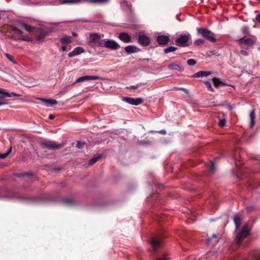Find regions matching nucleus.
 Returning <instances> with one entry per match:
<instances>
[{"label": "nucleus", "instance_id": "obj_1", "mask_svg": "<svg viewBox=\"0 0 260 260\" xmlns=\"http://www.w3.org/2000/svg\"><path fill=\"white\" fill-rule=\"evenodd\" d=\"M198 32L201 35L206 39L211 42H215L216 39L214 37V35L210 30L206 28H198Z\"/></svg>", "mask_w": 260, "mask_h": 260}, {"label": "nucleus", "instance_id": "obj_2", "mask_svg": "<svg viewBox=\"0 0 260 260\" xmlns=\"http://www.w3.org/2000/svg\"><path fill=\"white\" fill-rule=\"evenodd\" d=\"M249 234L248 230V226L247 224H244L239 233H238L236 236V243L238 244L241 243L243 239L245 238Z\"/></svg>", "mask_w": 260, "mask_h": 260}, {"label": "nucleus", "instance_id": "obj_3", "mask_svg": "<svg viewBox=\"0 0 260 260\" xmlns=\"http://www.w3.org/2000/svg\"><path fill=\"white\" fill-rule=\"evenodd\" d=\"M191 38L189 34L181 35L176 40V42L181 46L185 47L189 45V41Z\"/></svg>", "mask_w": 260, "mask_h": 260}, {"label": "nucleus", "instance_id": "obj_4", "mask_svg": "<svg viewBox=\"0 0 260 260\" xmlns=\"http://www.w3.org/2000/svg\"><path fill=\"white\" fill-rule=\"evenodd\" d=\"M123 101L127 103L132 105L138 106L142 103V99L141 98H132L129 97H125L123 99Z\"/></svg>", "mask_w": 260, "mask_h": 260}, {"label": "nucleus", "instance_id": "obj_5", "mask_svg": "<svg viewBox=\"0 0 260 260\" xmlns=\"http://www.w3.org/2000/svg\"><path fill=\"white\" fill-rule=\"evenodd\" d=\"M105 46L106 48L113 50H116L120 47L119 44L115 41L112 40H104Z\"/></svg>", "mask_w": 260, "mask_h": 260}, {"label": "nucleus", "instance_id": "obj_6", "mask_svg": "<svg viewBox=\"0 0 260 260\" xmlns=\"http://www.w3.org/2000/svg\"><path fill=\"white\" fill-rule=\"evenodd\" d=\"M138 42L143 46H147L150 44V41L148 37L142 35L138 37Z\"/></svg>", "mask_w": 260, "mask_h": 260}, {"label": "nucleus", "instance_id": "obj_7", "mask_svg": "<svg viewBox=\"0 0 260 260\" xmlns=\"http://www.w3.org/2000/svg\"><path fill=\"white\" fill-rule=\"evenodd\" d=\"M170 41L169 36L167 35H159L156 38V41L161 45H167Z\"/></svg>", "mask_w": 260, "mask_h": 260}, {"label": "nucleus", "instance_id": "obj_8", "mask_svg": "<svg viewBox=\"0 0 260 260\" xmlns=\"http://www.w3.org/2000/svg\"><path fill=\"white\" fill-rule=\"evenodd\" d=\"M85 52L84 49H83L81 47H77L74 48V49L69 52L68 54V56L70 57H73L75 56L78 55L82 53H84Z\"/></svg>", "mask_w": 260, "mask_h": 260}, {"label": "nucleus", "instance_id": "obj_9", "mask_svg": "<svg viewBox=\"0 0 260 260\" xmlns=\"http://www.w3.org/2000/svg\"><path fill=\"white\" fill-rule=\"evenodd\" d=\"M101 79V78L99 76H84L78 78L76 81L74 82L75 83H78V82H83L85 80H100Z\"/></svg>", "mask_w": 260, "mask_h": 260}, {"label": "nucleus", "instance_id": "obj_10", "mask_svg": "<svg viewBox=\"0 0 260 260\" xmlns=\"http://www.w3.org/2000/svg\"><path fill=\"white\" fill-rule=\"evenodd\" d=\"M118 37L124 43H128L132 42L131 37L127 32H121L118 35Z\"/></svg>", "mask_w": 260, "mask_h": 260}, {"label": "nucleus", "instance_id": "obj_11", "mask_svg": "<svg viewBox=\"0 0 260 260\" xmlns=\"http://www.w3.org/2000/svg\"><path fill=\"white\" fill-rule=\"evenodd\" d=\"M64 144L63 143L60 144H49L46 143H42V146L44 148H47L48 149H58L64 146Z\"/></svg>", "mask_w": 260, "mask_h": 260}, {"label": "nucleus", "instance_id": "obj_12", "mask_svg": "<svg viewBox=\"0 0 260 260\" xmlns=\"http://www.w3.org/2000/svg\"><path fill=\"white\" fill-rule=\"evenodd\" d=\"M101 38V36L98 33L90 34L88 37L89 42H96L99 41Z\"/></svg>", "mask_w": 260, "mask_h": 260}, {"label": "nucleus", "instance_id": "obj_13", "mask_svg": "<svg viewBox=\"0 0 260 260\" xmlns=\"http://www.w3.org/2000/svg\"><path fill=\"white\" fill-rule=\"evenodd\" d=\"M16 93L12 92L11 93L6 92L3 88H0V100L7 97H11L12 96H16Z\"/></svg>", "mask_w": 260, "mask_h": 260}, {"label": "nucleus", "instance_id": "obj_14", "mask_svg": "<svg viewBox=\"0 0 260 260\" xmlns=\"http://www.w3.org/2000/svg\"><path fill=\"white\" fill-rule=\"evenodd\" d=\"M212 74L211 72L210 71H199L193 75H192V77L193 78H200L202 77H206Z\"/></svg>", "mask_w": 260, "mask_h": 260}, {"label": "nucleus", "instance_id": "obj_15", "mask_svg": "<svg viewBox=\"0 0 260 260\" xmlns=\"http://www.w3.org/2000/svg\"><path fill=\"white\" fill-rule=\"evenodd\" d=\"M125 51L128 54H131L138 52L140 50L134 45H129L124 48Z\"/></svg>", "mask_w": 260, "mask_h": 260}, {"label": "nucleus", "instance_id": "obj_16", "mask_svg": "<svg viewBox=\"0 0 260 260\" xmlns=\"http://www.w3.org/2000/svg\"><path fill=\"white\" fill-rule=\"evenodd\" d=\"M150 243L154 249L161 245V241L155 238H152L150 241Z\"/></svg>", "mask_w": 260, "mask_h": 260}, {"label": "nucleus", "instance_id": "obj_17", "mask_svg": "<svg viewBox=\"0 0 260 260\" xmlns=\"http://www.w3.org/2000/svg\"><path fill=\"white\" fill-rule=\"evenodd\" d=\"M59 41L62 45H68L72 42V38L65 35L60 38Z\"/></svg>", "mask_w": 260, "mask_h": 260}, {"label": "nucleus", "instance_id": "obj_18", "mask_svg": "<svg viewBox=\"0 0 260 260\" xmlns=\"http://www.w3.org/2000/svg\"><path fill=\"white\" fill-rule=\"evenodd\" d=\"M40 100H41L48 106H53L57 104V101L54 99H45L41 98L40 99Z\"/></svg>", "mask_w": 260, "mask_h": 260}, {"label": "nucleus", "instance_id": "obj_19", "mask_svg": "<svg viewBox=\"0 0 260 260\" xmlns=\"http://www.w3.org/2000/svg\"><path fill=\"white\" fill-rule=\"evenodd\" d=\"M168 68L171 70H176L180 72L183 71V68L180 67L179 64L176 63L170 64L168 66Z\"/></svg>", "mask_w": 260, "mask_h": 260}, {"label": "nucleus", "instance_id": "obj_20", "mask_svg": "<svg viewBox=\"0 0 260 260\" xmlns=\"http://www.w3.org/2000/svg\"><path fill=\"white\" fill-rule=\"evenodd\" d=\"M110 0H86V2L93 4H104L108 3Z\"/></svg>", "mask_w": 260, "mask_h": 260}, {"label": "nucleus", "instance_id": "obj_21", "mask_svg": "<svg viewBox=\"0 0 260 260\" xmlns=\"http://www.w3.org/2000/svg\"><path fill=\"white\" fill-rule=\"evenodd\" d=\"M21 25L22 27L28 32H32L36 29V28L30 26L24 23H21Z\"/></svg>", "mask_w": 260, "mask_h": 260}, {"label": "nucleus", "instance_id": "obj_22", "mask_svg": "<svg viewBox=\"0 0 260 260\" xmlns=\"http://www.w3.org/2000/svg\"><path fill=\"white\" fill-rule=\"evenodd\" d=\"M242 219L238 215H236L234 217V221L236 226V231H237L241 224Z\"/></svg>", "mask_w": 260, "mask_h": 260}, {"label": "nucleus", "instance_id": "obj_23", "mask_svg": "<svg viewBox=\"0 0 260 260\" xmlns=\"http://www.w3.org/2000/svg\"><path fill=\"white\" fill-rule=\"evenodd\" d=\"M249 117L250 119V126L252 127L254 123V119L255 118V109H253L250 112Z\"/></svg>", "mask_w": 260, "mask_h": 260}, {"label": "nucleus", "instance_id": "obj_24", "mask_svg": "<svg viewBox=\"0 0 260 260\" xmlns=\"http://www.w3.org/2000/svg\"><path fill=\"white\" fill-rule=\"evenodd\" d=\"M207 167L209 174H213L215 171V164L213 162H211V165L208 166Z\"/></svg>", "mask_w": 260, "mask_h": 260}, {"label": "nucleus", "instance_id": "obj_25", "mask_svg": "<svg viewBox=\"0 0 260 260\" xmlns=\"http://www.w3.org/2000/svg\"><path fill=\"white\" fill-rule=\"evenodd\" d=\"M212 81L214 84V86L215 87H217L219 86L220 84H222V82L220 80V79L217 77H214L212 79Z\"/></svg>", "mask_w": 260, "mask_h": 260}, {"label": "nucleus", "instance_id": "obj_26", "mask_svg": "<svg viewBox=\"0 0 260 260\" xmlns=\"http://www.w3.org/2000/svg\"><path fill=\"white\" fill-rule=\"evenodd\" d=\"M244 43L248 47H250L253 44V41L251 38H248L244 40Z\"/></svg>", "mask_w": 260, "mask_h": 260}, {"label": "nucleus", "instance_id": "obj_27", "mask_svg": "<svg viewBox=\"0 0 260 260\" xmlns=\"http://www.w3.org/2000/svg\"><path fill=\"white\" fill-rule=\"evenodd\" d=\"M177 49L176 47L174 46H169L164 49V52L165 53H168L171 52H173Z\"/></svg>", "mask_w": 260, "mask_h": 260}, {"label": "nucleus", "instance_id": "obj_28", "mask_svg": "<svg viewBox=\"0 0 260 260\" xmlns=\"http://www.w3.org/2000/svg\"><path fill=\"white\" fill-rule=\"evenodd\" d=\"M101 157V155L96 156L93 157L91 159H90L88 162V164L90 165L94 164L95 162H96Z\"/></svg>", "mask_w": 260, "mask_h": 260}, {"label": "nucleus", "instance_id": "obj_29", "mask_svg": "<svg viewBox=\"0 0 260 260\" xmlns=\"http://www.w3.org/2000/svg\"><path fill=\"white\" fill-rule=\"evenodd\" d=\"M145 84H146L144 83H139L137 85L131 86L129 87H127V88L130 90H134V89L137 88L138 87H140L142 85H144Z\"/></svg>", "mask_w": 260, "mask_h": 260}, {"label": "nucleus", "instance_id": "obj_30", "mask_svg": "<svg viewBox=\"0 0 260 260\" xmlns=\"http://www.w3.org/2000/svg\"><path fill=\"white\" fill-rule=\"evenodd\" d=\"M86 2V0H68V4H78Z\"/></svg>", "mask_w": 260, "mask_h": 260}, {"label": "nucleus", "instance_id": "obj_31", "mask_svg": "<svg viewBox=\"0 0 260 260\" xmlns=\"http://www.w3.org/2000/svg\"><path fill=\"white\" fill-rule=\"evenodd\" d=\"M11 151V148H10L9 150H8L5 153H4L3 154L0 153V158L4 159V158H6L8 156L9 153Z\"/></svg>", "mask_w": 260, "mask_h": 260}, {"label": "nucleus", "instance_id": "obj_32", "mask_svg": "<svg viewBox=\"0 0 260 260\" xmlns=\"http://www.w3.org/2000/svg\"><path fill=\"white\" fill-rule=\"evenodd\" d=\"M205 84L206 86H207V87L208 88V90H209L212 92L214 91V89L212 88L211 84L209 81L205 82Z\"/></svg>", "mask_w": 260, "mask_h": 260}, {"label": "nucleus", "instance_id": "obj_33", "mask_svg": "<svg viewBox=\"0 0 260 260\" xmlns=\"http://www.w3.org/2000/svg\"><path fill=\"white\" fill-rule=\"evenodd\" d=\"M204 41L203 39H199L194 41V45L196 46H200L204 43Z\"/></svg>", "mask_w": 260, "mask_h": 260}, {"label": "nucleus", "instance_id": "obj_34", "mask_svg": "<svg viewBox=\"0 0 260 260\" xmlns=\"http://www.w3.org/2000/svg\"><path fill=\"white\" fill-rule=\"evenodd\" d=\"M187 63L189 66H194L196 64V61L193 59H189L187 61Z\"/></svg>", "mask_w": 260, "mask_h": 260}, {"label": "nucleus", "instance_id": "obj_35", "mask_svg": "<svg viewBox=\"0 0 260 260\" xmlns=\"http://www.w3.org/2000/svg\"><path fill=\"white\" fill-rule=\"evenodd\" d=\"M5 56H6V57L11 61L13 62V63H15V61L13 59V56L10 55V54L9 53H6L5 54Z\"/></svg>", "mask_w": 260, "mask_h": 260}, {"label": "nucleus", "instance_id": "obj_36", "mask_svg": "<svg viewBox=\"0 0 260 260\" xmlns=\"http://www.w3.org/2000/svg\"><path fill=\"white\" fill-rule=\"evenodd\" d=\"M20 39H21V40H23V41H28V42H31L32 41L30 38H29L27 36H22Z\"/></svg>", "mask_w": 260, "mask_h": 260}, {"label": "nucleus", "instance_id": "obj_37", "mask_svg": "<svg viewBox=\"0 0 260 260\" xmlns=\"http://www.w3.org/2000/svg\"><path fill=\"white\" fill-rule=\"evenodd\" d=\"M242 31L244 34H248L249 33V28L246 26H244L242 29Z\"/></svg>", "mask_w": 260, "mask_h": 260}, {"label": "nucleus", "instance_id": "obj_38", "mask_svg": "<svg viewBox=\"0 0 260 260\" xmlns=\"http://www.w3.org/2000/svg\"><path fill=\"white\" fill-rule=\"evenodd\" d=\"M219 125L220 127H223L225 124V121L224 119H221L219 122Z\"/></svg>", "mask_w": 260, "mask_h": 260}, {"label": "nucleus", "instance_id": "obj_39", "mask_svg": "<svg viewBox=\"0 0 260 260\" xmlns=\"http://www.w3.org/2000/svg\"><path fill=\"white\" fill-rule=\"evenodd\" d=\"M83 145H84V143L78 141L77 142V147H78V148H81L83 147Z\"/></svg>", "mask_w": 260, "mask_h": 260}, {"label": "nucleus", "instance_id": "obj_40", "mask_svg": "<svg viewBox=\"0 0 260 260\" xmlns=\"http://www.w3.org/2000/svg\"><path fill=\"white\" fill-rule=\"evenodd\" d=\"M67 45H62V46H61V47L60 48V50L61 51H67Z\"/></svg>", "mask_w": 260, "mask_h": 260}, {"label": "nucleus", "instance_id": "obj_41", "mask_svg": "<svg viewBox=\"0 0 260 260\" xmlns=\"http://www.w3.org/2000/svg\"><path fill=\"white\" fill-rule=\"evenodd\" d=\"M245 39L244 38H241L237 40V41L239 42L240 44L242 45L243 43H244Z\"/></svg>", "mask_w": 260, "mask_h": 260}, {"label": "nucleus", "instance_id": "obj_42", "mask_svg": "<svg viewBox=\"0 0 260 260\" xmlns=\"http://www.w3.org/2000/svg\"><path fill=\"white\" fill-rule=\"evenodd\" d=\"M240 53H241L242 55H244V56H247V55H248V53L247 51H245V50H241V51H240Z\"/></svg>", "mask_w": 260, "mask_h": 260}, {"label": "nucleus", "instance_id": "obj_43", "mask_svg": "<svg viewBox=\"0 0 260 260\" xmlns=\"http://www.w3.org/2000/svg\"><path fill=\"white\" fill-rule=\"evenodd\" d=\"M255 19L258 22H260V13L256 15Z\"/></svg>", "mask_w": 260, "mask_h": 260}, {"label": "nucleus", "instance_id": "obj_44", "mask_svg": "<svg viewBox=\"0 0 260 260\" xmlns=\"http://www.w3.org/2000/svg\"><path fill=\"white\" fill-rule=\"evenodd\" d=\"M157 260H168V258L166 256H162L157 258Z\"/></svg>", "mask_w": 260, "mask_h": 260}, {"label": "nucleus", "instance_id": "obj_45", "mask_svg": "<svg viewBox=\"0 0 260 260\" xmlns=\"http://www.w3.org/2000/svg\"><path fill=\"white\" fill-rule=\"evenodd\" d=\"M60 3L62 4H68V0H61Z\"/></svg>", "mask_w": 260, "mask_h": 260}, {"label": "nucleus", "instance_id": "obj_46", "mask_svg": "<svg viewBox=\"0 0 260 260\" xmlns=\"http://www.w3.org/2000/svg\"><path fill=\"white\" fill-rule=\"evenodd\" d=\"M54 117H55V116H54V115H53V114H50V115H49V118L50 119H53L54 118Z\"/></svg>", "mask_w": 260, "mask_h": 260}, {"label": "nucleus", "instance_id": "obj_47", "mask_svg": "<svg viewBox=\"0 0 260 260\" xmlns=\"http://www.w3.org/2000/svg\"><path fill=\"white\" fill-rule=\"evenodd\" d=\"M7 103L4 102H0V106L7 104Z\"/></svg>", "mask_w": 260, "mask_h": 260}, {"label": "nucleus", "instance_id": "obj_48", "mask_svg": "<svg viewBox=\"0 0 260 260\" xmlns=\"http://www.w3.org/2000/svg\"><path fill=\"white\" fill-rule=\"evenodd\" d=\"M159 133L162 134H166V131L165 130H161L159 132Z\"/></svg>", "mask_w": 260, "mask_h": 260}, {"label": "nucleus", "instance_id": "obj_49", "mask_svg": "<svg viewBox=\"0 0 260 260\" xmlns=\"http://www.w3.org/2000/svg\"><path fill=\"white\" fill-rule=\"evenodd\" d=\"M52 25H58L59 23H57V22H52L51 23Z\"/></svg>", "mask_w": 260, "mask_h": 260}, {"label": "nucleus", "instance_id": "obj_50", "mask_svg": "<svg viewBox=\"0 0 260 260\" xmlns=\"http://www.w3.org/2000/svg\"><path fill=\"white\" fill-rule=\"evenodd\" d=\"M177 89H179V90H183L184 91H186V89H185V88H177Z\"/></svg>", "mask_w": 260, "mask_h": 260}, {"label": "nucleus", "instance_id": "obj_51", "mask_svg": "<svg viewBox=\"0 0 260 260\" xmlns=\"http://www.w3.org/2000/svg\"><path fill=\"white\" fill-rule=\"evenodd\" d=\"M63 202H64L65 203L68 204V203H69V202H70V200H64V201H63Z\"/></svg>", "mask_w": 260, "mask_h": 260}, {"label": "nucleus", "instance_id": "obj_52", "mask_svg": "<svg viewBox=\"0 0 260 260\" xmlns=\"http://www.w3.org/2000/svg\"><path fill=\"white\" fill-rule=\"evenodd\" d=\"M212 238H217L216 235L215 234H213L212 236Z\"/></svg>", "mask_w": 260, "mask_h": 260}, {"label": "nucleus", "instance_id": "obj_53", "mask_svg": "<svg viewBox=\"0 0 260 260\" xmlns=\"http://www.w3.org/2000/svg\"><path fill=\"white\" fill-rule=\"evenodd\" d=\"M72 35L73 36L76 37L77 35L75 32H72Z\"/></svg>", "mask_w": 260, "mask_h": 260}, {"label": "nucleus", "instance_id": "obj_54", "mask_svg": "<svg viewBox=\"0 0 260 260\" xmlns=\"http://www.w3.org/2000/svg\"><path fill=\"white\" fill-rule=\"evenodd\" d=\"M17 177H21V176H22V175H20V174H17Z\"/></svg>", "mask_w": 260, "mask_h": 260}, {"label": "nucleus", "instance_id": "obj_55", "mask_svg": "<svg viewBox=\"0 0 260 260\" xmlns=\"http://www.w3.org/2000/svg\"><path fill=\"white\" fill-rule=\"evenodd\" d=\"M17 34L20 33V31L17 29Z\"/></svg>", "mask_w": 260, "mask_h": 260}, {"label": "nucleus", "instance_id": "obj_56", "mask_svg": "<svg viewBox=\"0 0 260 260\" xmlns=\"http://www.w3.org/2000/svg\"><path fill=\"white\" fill-rule=\"evenodd\" d=\"M248 210L249 211H250V210H251V207H249V208H248Z\"/></svg>", "mask_w": 260, "mask_h": 260}, {"label": "nucleus", "instance_id": "obj_57", "mask_svg": "<svg viewBox=\"0 0 260 260\" xmlns=\"http://www.w3.org/2000/svg\"><path fill=\"white\" fill-rule=\"evenodd\" d=\"M1 19V17L0 16V19Z\"/></svg>", "mask_w": 260, "mask_h": 260}]
</instances>
